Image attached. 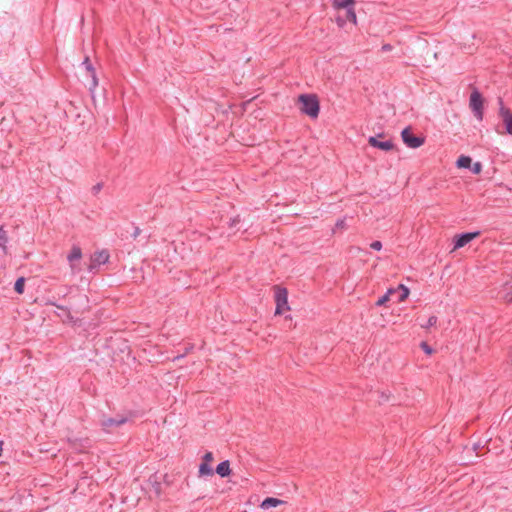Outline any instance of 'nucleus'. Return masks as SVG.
I'll return each instance as SVG.
<instances>
[{
  "label": "nucleus",
  "instance_id": "1",
  "mask_svg": "<svg viewBox=\"0 0 512 512\" xmlns=\"http://www.w3.org/2000/svg\"><path fill=\"white\" fill-rule=\"evenodd\" d=\"M298 101L301 104L300 110L302 113L313 119L318 117L320 106L316 95L302 94L299 96Z\"/></svg>",
  "mask_w": 512,
  "mask_h": 512
},
{
  "label": "nucleus",
  "instance_id": "2",
  "mask_svg": "<svg viewBox=\"0 0 512 512\" xmlns=\"http://www.w3.org/2000/svg\"><path fill=\"white\" fill-rule=\"evenodd\" d=\"M274 298L276 303L275 315H281L290 310L288 305V291L286 288L274 286Z\"/></svg>",
  "mask_w": 512,
  "mask_h": 512
},
{
  "label": "nucleus",
  "instance_id": "3",
  "mask_svg": "<svg viewBox=\"0 0 512 512\" xmlns=\"http://www.w3.org/2000/svg\"><path fill=\"white\" fill-rule=\"evenodd\" d=\"M469 107L474 116L479 120H483V98L477 89H474L470 95Z\"/></svg>",
  "mask_w": 512,
  "mask_h": 512
},
{
  "label": "nucleus",
  "instance_id": "4",
  "mask_svg": "<svg viewBox=\"0 0 512 512\" xmlns=\"http://www.w3.org/2000/svg\"><path fill=\"white\" fill-rule=\"evenodd\" d=\"M401 137L404 142V144L409 148H419L422 146L425 142V138L421 136H416L412 133V130L410 127H407L402 130Z\"/></svg>",
  "mask_w": 512,
  "mask_h": 512
},
{
  "label": "nucleus",
  "instance_id": "5",
  "mask_svg": "<svg viewBox=\"0 0 512 512\" xmlns=\"http://www.w3.org/2000/svg\"><path fill=\"white\" fill-rule=\"evenodd\" d=\"M82 251L79 246H73L70 253L67 255V260L73 275L81 271Z\"/></svg>",
  "mask_w": 512,
  "mask_h": 512
},
{
  "label": "nucleus",
  "instance_id": "6",
  "mask_svg": "<svg viewBox=\"0 0 512 512\" xmlns=\"http://www.w3.org/2000/svg\"><path fill=\"white\" fill-rule=\"evenodd\" d=\"M127 419L123 416H118L115 418L112 417H103L100 421L101 427L106 432H112L114 428L124 424Z\"/></svg>",
  "mask_w": 512,
  "mask_h": 512
},
{
  "label": "nucleus",
  "instance_id": "7",
  "mask_svg": "<svg viewBox=\"0 0 512 512\" xmlns=\"http://www.w3.org/2000/svg\"><path fill=\"white\" fill-rule=\"evenodd\" d=\"M109 259V253L106 250L95 252L90 258V264L88 266L89 271H93L100 265L105 264Z\"/></svg>",
  "mask_w": 512,
  "mask_h": 512
},
{
  "label": "nucleus",
  "instance_id": "8",
  "mask_svg": "<svg viewBox=\"0 0 512 512\" xmlns=\"http://www.w3.org/2000/svg\"><path fill=\"white\" fill-rule=\"evenodd\" d=\"M477 236H479V232L464 233L456 236L454 241V250L464 247Z\"/></svg>",
  "mask_w": 512,
  "mask_h": 512
},
{
  "label": "nucleus",
  "instance_id": "9",
  "mask_svg": "<svg viewBox=\"0 0 512 512\" xmlns=\"http://www.w3.org/2000/svg\"><path fill=\"white\" fill-rule=\"evenodd\" d=\"M499 115L503 120V123L505 125L507 133L512 134V115H511L509 109L504 107L501 99H500Z\"/></svg>",
  "mask_w": 512,
  "mask_h": 512
},
{
  "label": "nucleus",
  "instance_id": "10",
  "mask_svg": "<svg viewBox=\"0 0 512 512\" xmlns=\"http://www.w3.org/2000/svg\"><path fill=\"white\" fill-rule=\"evenodd\" d=\"M82 65L85 67L87 73L91 77V84H90L89 89L91 92H93L95 90V88L98 86V79L96 77L95 69L92 66V63L90 62V59L88 56L85 57Z\"/></svg>",
  "mask_w": 512,
  "mask_h": 512
},
{
  "label": "nucleus",
  "instance_id": "11",
  "mask_svg": "<svg viewBox=\"0 0 512 512\" xmlns=\"http://www.w3.org/2000/svg\"><path fill=\"white\" fill-rule=\"evenodd\" d=\"M368 143L372 147L378 148V149L383 150V151H390L394 147L392 141H390V140L380 141L376 137H373V136L369 137Z\"/></svg>",
  "mask_w": 512,
  "mask_h": 512
},
{
  "label": "nucleus",
  "instance_id": "12",
  "mask_svg": "<svg viewBox=\"0 0 512 512\" xmlns=\"http://www.w3.org/2000/svg\"><path fill=\"white\" fill-rule=\"evenodd\" d=\"M499 298L505 303H512V282L505 283L498 292Z\"/></svg>",
  "mask_w": 512,
  "mask_h": 512
},
{
  "label": "nucleus",
  "instance_id": "13",
  "mask_svg": "<svg viewBox=\"0 0 512 512\" xmlns=\"http://www.w3.org/2000/svg\"><path fill=\"white\" fill-rule=\"evenodd\" d=\"M283 503H284V501H282L278 498L268 497L262 501L260 507L264 510H267L272 507H277Z\"/></svg>",
  "mask_w": 512,
  "mask_h": 512
},
{
  "label": "nucleus",
  "instance_id": "14",
  "mask_svg": "<svg viewBox=\"0 0 512 512\" xmlns=\"http://www.w3.org/2000/svg\"><path fill=\"white\" fill-rule=\"evenodd\" d=\"M216 473L221 477H226L231 473L230 463L228 460L222 461L216 467Z\"/></svg>",
  "mask_w": 512,
  "mask_h": 512
},
{
  "label": "nucleus",
  "instance_id": "15",
  "mask_svg": "<svg viewBox=\"0 0 512 512\" xmlns=\"http://www.w3.org/2000/svg\"><path fill=\"white\" fill-rule=\"evenodd\" d=\"M393 289L396 290V292L394 294H396V293L398 294V302L405 301L410 294L409 288L403 284H400L397 288H393Z\"/></svg>",
  "mask_w": 512,
  "mask_h": 512
},
{
  "label": "nucleus",
  "instance_id": "16",
  "mask_svg": "<svg viewBox=\"0 0 512 512\" xmlns=\"http://www.w3.org/2000/svg\"><path fill=\"white\" fill-rule=\"evenodd\" d=\"M355 1L354 0H334L333 7L336 9H348L353 7Z\"/></svg>",
  "mask_w": 512,
  "mask_h": 512
},
{
  "label": "nucleus",
  "instance_id": "17",
  "mask_svg": "<svg viewBox=\"0 0 512 512\" xmlns=\"http://www.w3.org/2000/svg\"><path fill=\"white\" fill-rule=\"evenodd\" d=\"M396 292V290H394L393 288H390L387 290V292L378 299V301L376 302V305L377 306H383L385 305L391 298V295H393L394 293Z\"/></svg>",
  "mask_w": 512,
  "mask_h": 512
},
{
  "label": "nucleus",
  "instance_id": "18",
  "mask_svg": "<svg viewBox=\"0 0 512 512\" xmlns=\"http://www.w3.org/2000/svg\"><path fill=\"white\" fill-rule=\"evenodd\" d=\"M471 158L469 156H460L457 160V167L459 168H470L471 167Z\"/></svg>",
  "mask_w": 512,
  "mask_h": 512
},
{
  "label": "nucleus",
  "instance_id": "19",
  "mask_svg": "<svg viewBox=\"0 0 512 512\" xmlns=\"http://www.w3.org/2000/svg\"><path fill=\"white\" fill-rule=\"evenodd\" d=\"M213 474V469L210 464L201 463L199 466V475L200 476H211Z\"/></svg>",
  "mask_w": 512,
  "mask_h": 512
},
{
  "label": "nucleus",
  "instance_id": "20",
  "mask_svg": "<svg viewBox=\"0 0 512 512\" xmlns=\"http://www.w3.org/2000/svg\"><path fill=\"white\" fill-rule=\"evenodd\" d=\"M345 19L352 22L354 25L357 24V16L354 7H350L346 10Z\"/></svg>",
  "mask_w": 512,
  "mask_h": 512
},
{
  "label": "nucleus",
  "instance_id": "21",
  "mask_svg": "<svg viewBox=\"0 0 512 512\" xmlns=\"http://www.w3.org/2000/svg\"><path fill=\"white\" fill-rule=\"evenodd\" d=\"M7 233L3 228H0V249L6 252Z\"/></svg>",
  "mask_w": 512,
  "mask_h": 512
},
{
  "label": "nucleus",
  "instance_id": "22",
  "mask_svg": "<svg viewBox=\"0 0 512 512\" xmlns=\"http://www.w3.org/2000/svg\"><path fill=\"white\" fill-rule=\"evenodd\" d=\"M25 281L24 278H18L15 282L14 289L17 293L22 294L24 292Z\"/></svg>",
  "mask_w": 512,
  "mask_h": 512
},
{
  "label": "nucleus",
  "instance_id": "23",
  "mask_svg": "<svg viewBox=\"0 0 512 512\" xmlns=\"http://www.w3.org/2000/svg\"><path fill=\"white\" fill-rule=\"evenodd\" d=\"M437 317L435 315H432L428 318L427 322L425 324H421V327L424 329H428L430 327H433L437 324Z\"/></svg>",
  "mask_w": 512,
  "mask_h": 512
},
{
  "label": "nucleus",
  "instance_id": "24",
  "mask_svg": "<svg viewBox=\"0 0 512 512\" xmlns=\"http://www.w3.org/2000/svg\"><path fill=\"white\" fill-rule=\"evenodd\" d=\"M203 463H207V464H210L213 460H214V456H213V453L212 452H206L203 456V459H202Z\"/></svg>",
  "mask_w": 512,
  "mask_h": 512
},
{
  "label": "nucleus",
  "instance_id": "25",
  "mask_svg": "<svg viewBox=\"0 0 512 512\" xmlns=\"http://www.w3.org/2000/svg\"><path fill=\"white\" fill-rule=\"evenodd\" d=\"M471 170L474 174H479L482 171V164L480 162L474 163Z\"/></svg>",
  "mask_w": 512,
  "mask_h": 512
},
{
  "label": "nucleus",
  "instance_id": "26",
  "mask_svg": "<svg viewBox=\"0 0 512 512\" xmlns=\"http://www.w3.org/2000/svg\"><path fill=\"white\" fill-rule=\"evenodd\" d=\"M420 347H421V348H422V350H423L426 354H428V355H430V354H432V353H433V349H432V348H431V347H430L426 342H422V343L420 344Z\"/></svg>",
  "mask_w": 512,
  "mask_h": 512
},
{
  "label": "nucleus",
  "instance_id": "27",
  "mask_svg": "<svg viewBox=\"0 0 512 512\" xmlns=\"http://www.w3.org/2000/svg\"><path fill=\"white\" fill-rule=\"evenodd\" d=\"M370 247L374 250H381L382 249V243L380 241H374L370 244Z\"/></svg>",
  "mask_w": 512,
  "mask_h": 512
},
{
  "label": "nucleus",
  "instance_id": "28",
  "mask_svg": "<svg viewBox=\"0 0 512 512\" xmlns=\"http://www.w3.org/2000/svg\"><path fill=\"white\" fill-rule=\"evenodd\" d=\"M336 23L339 27H344V25L346 23V19L342 16H337Z\"/></svg>",
  "mask_w": 512,
  "mask_h": 512
},
{
  "label": "nucleus",
  "instance_id": "29",
  "mask_svg": "<svg viewBox=\"0 0 512 512\" xmlns=\"http://www.w3.org/2000/svg\"><path fill=\"white\" fill-rule=\"evenodd\" d=\"M345 228V220L340 219L335 224V229H344Z\"/></svg>",
  "mask_w": 512,
  "mask_h": 512
},
{
  "label": "nucleus",
  "instance_id": "30",
  "mask_svg": "<svg viewBox=\"0 0 512 512\" xmlns=\"http://www.w3.org/2000/svg\"><path fill=\"white\" fill-rule=\"evenodd\" d=\"M391 49H392V47H391V45H389V44H386V45H384V46L382 47V50H383V51H390Z\"/></svg>",
  "mask_w": 512,
  "mask_h": 512
},
{
  "label": "nucleus",
  "instance_id": "31",
  "mask_svg": "<svg viewBox=\"0 0 512 512\" xmlns=\"http://www.w3.org/2000/svg\"><path fill=\"white\" fill-rule=\"evenodd\" d=\"M93 189L97 192V191H99L101 189V186L98 184Z\"/></svg>",
  "mask_w": 512,
  "mask_h": 512
},
{
  "label": "nucleus",
  "instance_id": "32",
  "mask_svg": "<svg viewBox=\"0 0 512 512\" xmlns=\"http://www.w3.org/2000/svg\"><path fill=\"white\" fill-rule=\"evenodd\" d=\"M239 220L238 219H233L232 221V224L231 225H234L236 222H238Z\"/></svg>",
  "mask_w": 512,
  "mask_h": 512
},
{
  "label": "nucleus",
  "instance_id": "33",
  "mask_svg": "<svg viewBox=\"0 0 512 512\" xmlns=\"http://www.w3.org/2000/svg\"><path fill=\"white\" fill-rule=\"evenodd\" d=\"M386 512H394V511H386Z\"/></svg>",
  "mask_w": 512,
  "mask_h": 512
}]
</instances>
